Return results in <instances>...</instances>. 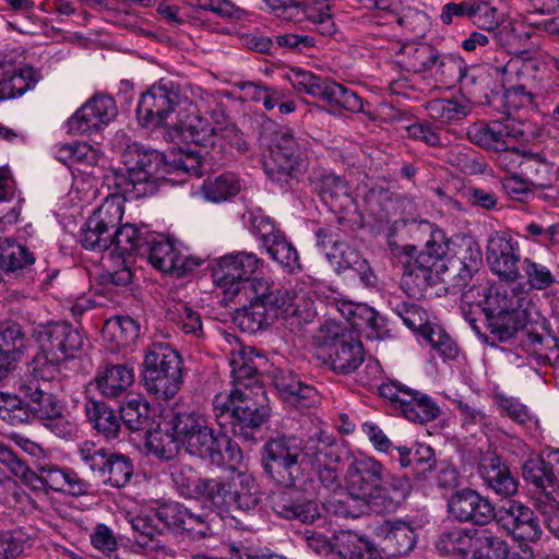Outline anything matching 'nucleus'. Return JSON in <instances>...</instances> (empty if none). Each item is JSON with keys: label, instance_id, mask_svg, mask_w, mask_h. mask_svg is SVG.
<instances>
[{"label": "nucleus", "instance_id": "obj_1", "mask_svg": "<svg viewBox=\"0 0 559 559\" xmlns=\"http://www.w3.org/2000/svg\"><path fill=\"white\" fill-rule=\"evenodd\" d=\"M180 103V90L169 80L162 79L141 95L136 108V118L140 124L147 129H163V135L175 138L215 136L230 140L238 136V129L234 124L222 127L219 123L210 127L207 120L197 112H189L170 126L166 122Z\"/></svg>", "mask_w": 559, "mask_h": 559}, {"label": "nucleus", "instance_id": "obj_2", "mask_svg": "<svg viewBox=\"0 0 559 559\" xmlns=\"http://www.w3.org/2000/svg\"><path fill=\"white\" fill-rule=\"evenodd\" d=\"M531 306L525 284L502 280L490 285L485 292L483 311L493 338L507 342L514 337L527 324Z\"/></svg>", "mask_w": 559, "mask_h": 559}, {"label": "nucleus", "instance_id": "obj_3", "mask_svg": "<svg viewBox=\"0 0 559 559\" xmlns=\"http://www.w3.org/2000/svg\"><path fill=\"white\" fill-rule=\"evenodd\" d=\"M265 392H247L233 388L229 392L217 393L212 402L215 421L225 432H231L245 441H255L257 433L269 417L263 405Z\"/></svg>", "mask_w": 559, "mask_h": 559}, {"label": "nucleus", "instance_id": "obj_4", "mask_svg": "<svg viewBox=\"0 0 559 559\" xmlns=\"http://www.w3.org/2000/svg\"><path fill=\"white\" fill-rule=\"evenodd\" d=\"M403 252L406 260L403 262L401 287L408 296L423 295L440 281L442 273L448 272L450 242L441 229L431 230L429 240L420 251L414 246H405Z\"/></svg>", "mask_w": 559, "mask_h": 559}, {"label": "nucleus", "instance_id": "obj_5", "mask_svg": "<svg viewBox=\"0 0 559 559\" xmlns=\"http://www.w3.org/2000/svg\"><path fill=\"white\" fill-rule=\"evenodd\" d=\"M38 352L33 359L34 372L43 379H53L62 362L74 359L83 349L81 332L71 323L51 321L33 331Z\"/></svg>", "mask_w": 559, "mask_h": 559}, {"label": "nucleus", "instance_id": "obj_6", "mask_svg": "<svg viewBox=\"0 0 559 559\" xmlns=\"http://www.w3.org/2000/svg\"><path fill=\"white\" fill-rule=\"evenodd\" d=\"M264 471L278 484H298L306 479L301 442L295 436L270 438L263 445Z\"/></svg>", "mask_w": 559, "mask_h": 559}, {"label": "nucleus", "instance_id": "obj_7", "mask_svg": "<svg viewBox=\"0 0 559 559\" xmlns=\"http://www.w3.org/2000/svg\"><path fill=\"white\" fill-rule=\"evenodd\" d=\"M181 447L193 456L206 460L214 465L224 464L219 453V433L209 427L207 421L195 413L176 414L170 420Z\"/></svg>", "mask_w": 559, "mask_h": 559}, {"label": "nucleus", "instance_id": "obj_8", "mask_svg": "<svg viewBox=\"0 0 559 559\" xmlns=\"http://www.w3.org/2000/svg\"><path fill=\"white\" fill-rule=\"evenodd\" d=\"M202 146L200 142H185L183 146L173 148L167 153H160L156 150L151 151L140 157L138 165L145 174L151 168L156 170L162 167L166 175H176L178 178H167L174 183H183L188 176L200 177L202 175Z\"/></svg>", "mask_w": 559, "mask_h": 559}, {"label": "nucleus", "instance_id": "obj_9", "mask_svg": "<svg viewBox=\"0 0 559 559\" xmlns=\"http://www.w3.org/2000/svg\"><path fill=\"white\" fill-rule=\"evenodd\" d=\"M78 454L91 473L111 487H124L133 475V463L129 456L110 452L93 441L80 443Z\"/></svg>", "mask_w": 559, "mask_h": 559}, {"label": "nucleus", "instance_id": "obj_10", "mask_svg": "<svg viewBox=\"0 0 559 559\" xmlns=\"http://www.w3.org/2000/svg\"><path fill=\"white\" fill-rule=\"evenodd\" d=\"M118 117V107L114 97L95 94L88 98L66 121L67 133L71 136L99 134Z\"/></svg>", "mask_w": 559, "mask_h": 559}, {"label": "nucleus", "instance_id": "obj_11", "mask_svg": "<svg viewBox=\"0 0 559 559\" xmlns=\"http://www.w3.org/2000/svg\"><path fill=\"white\" fill-rule=\"evenodd\" d=\"M379 394L389 400L392 407L412 423H428L439 414V406L426 394L407 388L397 381H388L379 385Z\"/></svg>", "mask_w": 559, "mask_h": 559}, {"label": "nucleus", "instance_id": "obj_12", "mask_svg": "<svg viewBox=\"0 0 559 559\" xmlns=\"http://www.w3.org/2000/svg\"><path fill=\"white\" fill-rule=\"evenodd\" d=\"M225 338L230 345L228 359L234 388H241L247 392H252L253 389L257 392L264 391L258 379L259 369L266 362L264 355L252 346L241 344L234 335L228 334Z\"/></svg>", "mask_w": 559, "mask_h": 559}, {"label": "nucleus", "instance_id": "obj_13", "mask_svg": "<svg viewBox=\"0 0 559 559\" xmlns=\"http://www.w3.org/2000/svg\"><path fill=\"white\" fill-rule=\"evenodd\" d=\"M285 487L270 496V506L273 512L287 521H297L302 524H313L321 518L316 500L309 498L298 484H283Z\"/></svg>", "mask_w": 559, "mask_h": 559}, {"label": "nucleus", "instance_id": "obj_14", "mask_svg": "<svg viewBox=\"0 0 559 559\" xmlns=\"http://www.w3.org/2000/svg\"><path fill=\"white\" fill-rule=\"evenodd\" d=\"M260 265L261 260L254 253L236 251L217 259L213 275L219 287L238 295Z\"/></svg>", "mask_w": 559, "mask_h": 559}, {"label": "nucleus", "instance_id": "obj_15", "mask_svg": "<svg viewBox=\"0 0 559 559\" xmlns=\"http://www.w3.org/2000/svg\"><path fill=\"white\" fill-rule=\"evenodd\" d=\"M384 465L372 456H355L345 473V488L355 501L364 502L386 474Z\"/></svg>", "mask_w": 559, "mask_h": 559}, {"label": "nucleus", "instance_id": "obj_16", "mask_svg": "<svg viewBox=\"0 0 559 559\" xmlns=\"http://www.w3.org/2000/svg\"><path fill=\"white\" fill-rule=\"evenodd\" d=\"M486 259L491 271L506 281H516L521 277L519 263L520 248L511 235L506 231H495L487 241Z\"/></svg>", "mask_w": 559, "mask_h": 559}, {"label": "nucleus", "instance_id": "obj_17", "mask_svg": "<svg viewBox=\"0 0 559 559\" xmlns=\"http://www.w3.org/2000/svg\"><path fill=\"white\" fill-rule=\"evenodd\" d=\"M144 255L158 271L182 277L201 264V260L182 255L170 241L153 234L147 238Z\"/></svg>", "mask_w": 559, "mask_h": 559}, {"label": "nucleus", "instance_id": "obj_18", "mask_svg": "<svg viewBox=\"0 0 559 559\" xmlns=\"http://www.w3.org/2000/svg\"><path fill=\"white\" fill-rule=\"evenodd\" d=\"M497 523L514 538L534 542L539 538L542 528L534 511L516 500L506 501L496 511Z\"/></svg>", "mask_w": 559, "mask_h": 559}, {"label": "nucleus", "instance_id": "obj_19", "mask_svg": "<svg viewBox=\"0 0 559 559\" xmlns=\"http://www.w3.org/2000/svg\"><path fill=\"white\" fill-rule=\"evenodd\" d=\"M449 513L460 523L487 525L496 516V510L489 499L476 490L465 488L457 490L448 501Z\"/></svg>", "mask_w": 559, "mask_h": 559}, {"label": "nucleus", "instance_id": "obj_20", "mask_svg": "<svg viewBox=\"0 0 559 559\" xmlns=\"http://www.w3.org/2000/svg\"><path fill=\"white\" fill-rule=\"evenodd\" d=\"M411 491L408 478L386 473L364 503L378 514L393 513L403 506Z\"/></svg>", "mask_w": 559, "mask_h": 559}, {"label": "nucleus", "instance_id": "obj_21", "mask_svg": "<svg viewBox=\"0 0 559 559\" xmlns=\"http://www.w3.org/2000/svg\"><path fill=\"white\" fill-rule=\"evenodd\" d=\"M450 253L447 257L448 271L457 277L459 285H466L483 263L478 243L467 236L449 239Z\"/></svg>", "mask_w": 559, "mask_h": 559}, {"label": "nucleus", "instance_id": "obj_22", "mask_svg": "<svg viewBox=\"0 0 559 559\" xmlns=\"http://www.w3.org/2000/svg\"><path fill=\"white\" fill-rule=\"evenodd\" d=\"M523 477L526 481L540 489L537 498V507L539 500L549 491L557 492L559 488V449L550 450L546 457L536 456L528 459L523 465Z\"/></svg>", "mask_w": 559, "mask_h": 559}, {"label": "nucleus", "instance_id": "obj_23", "mask_svg": "<svg viewBox=\"0 0 559 559\" xmlns=\"http://www.w3.org/2000/svg\"><path fill=\"white\" fill-rule=\"evenodd\" d=\"M265 173L275 180L294 177L304 166L302 154L296 142H272L263 155Z\"/></svg>", "mask_w": 559, "mask_h": 559}, {"label": "nucleus", "instance_id": "obj_24", "mask_svg": "<svg viewBox=\"0 0 559 559\" xmlns=\"http://www.w3.org/2000/svg\"><path fill=\"white\" fill-rule=\"evenodd\" d=\"M26 348L22 325L14 321L0 322V383L16 368Z\"/></svg>", "mask_w": 559, "mask_h": 559}, {"label": "nucleus", "instance_id": "obj_25", "mask_svg": "<svg viewBox=\"0 0 559 559\" xmlns=\"http://www.w3.org/2000/svg\"><path fill=\"white\" fill-rule=\"evenodd\" d=\"M478 473L488 488L501 497H511L518 492L519 483L510 471L495 453H486L478 464Z\"/></svg>", "mask_w": 559, "mask_h": 559}, {"label": "nucleus", "instance_id": "obj_26", "mask_svg": "<svg viewBox=\"0 0 559 559\" xmlns=\"http://www.w3.org/2000/svg\"><path fill=\"white\" fill-rule=\"evenodd\" d=\"M478 535L474 528L454 527L438 535L435 548L448 559H475Z\"/></svg>", "mask_w": 559, "mask_h": 559}, {"label": "nucleus", "instance_id": "obj_27", "mask_svg": "<svg viewBox=\"0 0 559 559\" xmlns=\"http://www.w3.org/2000/svg\"><path fill=\"white\" fill-rule=\"evenodd\" d=\"M133 382L132 368L124 364H106L97 369L90 385H94L106 399H118L131 388Z\"/></svg>", "mask_w": 559, "mask_h": 559}, {"label": "nucleus", "instance_id": "obj_28", "mask_svg": "<svg viewBox=\"0 0 559 559\" xmlns=\"http://www.w3.org/2000/svg\"><path fill=\"white\" fill-rule=\"evenodd\" d=\"M39 80L38 71L29 66L16 68L2 59L0 63V100L22 96Z\"/></svg>", "mask_w": 559, "mask_h": 559}, {"label": "nucleus", "instance_id": "obj_29", "mask_svg": "<svg viewBox=\"0 0 559 559\" xmlns=\"http://www.w3.org/2000/svg\"><path fill=\"white\" fill-rule=\"evenodd\" d=\"M383 549L392 557L404 556L416 545V534L412 525L405 521H384L376 530Z\"/></svg>", "mask_w": 559, "mask_h": 559}, {"label": "nucleus", "instance_id": "obj_30", "mask_svg": "<svg viewBox=\"0 0 559 559\" xmlns=\"http://www.w3.org/2000/svg\"><path fill=\"white\" fill-rule=\"evenodd\" d=\"M326 258L334 265L337 273L353 270L357 273L364 286H377L378 277L371 270L368 261L361 258L359 252L346 242L341 240L333 250L326 251Z\"/></svg>", "mask_w": 559, "mask_h": 559}, {"label": "nucleus", "instance_id": "obj_31", "mask_svg": "<svg viewBox=\"0 0 559 559\" xmlns=\"http://www.w3.org/2000/svg\"><path fill=\"white\" fill-rule=\"evenodd\" d=\"M365 360L362 343L352 336L347 341L336 343L323 353V362L334 372L348 374L354 372Z\"/></svg>", "mask_w": 559, "mask_h": 559}, {"label": "nucleus", "instance_id": "obj_32", "mask_svg": "<svg viewBox=\"0 0 559 559\" xmlns=\"http://www.w3.org/2000/svg\"><path fill=\"white\" fill-rule=\"evenodd\" d=\"M301 461L306 467V474L308 468L321 464H336L340 461L335 438L322 430L310 436L301 444Z\"/></svg>", "mask_w": 559, "mask_h": 559}, {"label": "nucleus", "instance_id": "obj_33", "mask_svg": "<svg viewBox=\"0 0 559 559\" xmlns=\"http://www.w3.org/2000/svg\"><path fill=\"white\" fill-rule=\"evenodd\" d=\"M504 80L513 85L528 91L535 95L540 94L545 86L543 84V73L532 61L521 59H511L504 66L498 68Z\"/></svg>", "mask_w": 559, "mask_h": 559}, {"label": "nucleus", "instance_id": "obj_34", "mask_svg": "<svg viewBox=\"0 0 559 559\" xmlns=\"http://www.w3.org/2000/svg\"><path fill=\"white\" fill-rule=\"evenodd\" d=\"M521 330V345L538 365H559L558 337L526 329V325Z\"/></svg>", "mask_w": 559, "mask_h": 559}, {"label": "nucleus", "instance_id": "obj_35", "mask_svg": "<svg viewBox=\"0 0 559 559\" xmlns=\"http://www.w3.org/2000/svg\"><path fill=\"white\" fill-rule=\"evenodd\" d=\"M230 476V500L229 509L239 511H252L260 503L258 484L254 477L246 472L237 471L234 467Z\"/></svg>", "mask_w": 559, "mask_h": 559}, {"label": "nucleus", "instance_id": "obj_36", "mask_svg": "<svg viewBox=\"0 0 559 559\" xmlns=\"http://www.w3.org/2000/svg\"><path fill=\"white\" fill-rule=\"evenodd\" d=\"M19 392L28 400L26 409L28 411L29 421L33 418L43 421L51 414H56L62 406L55 394L47 392L35 381L21 384Z\"/></svg>", "mask_w": 559, "mask_h": 559}, {"label": "nucleus", "instance_id": "obj_37", "mask_svg": "<svg viewBox=\"0 0 559 559\" xmlns=\"http://www.w3.org/2000/svg\"><path fill=\"white\" fill-rule=\"evenodd\" d=\"M182 367L160 371V373L142 372V381L145 390L158 401L173 399L183 383Z\"/></svg>", "mask_w": 559, "mask_h": 559}, {"label": "nucleus", "instance_id": "obj_38", "mask_svg": "<svg viewBox=\"0 0 559 559\" xmlns=\"http://www.w3.org/2000/svg\"><path fill=\"white\" fill-rule=\"evenodd\" d=\"M84 411L88 421L105 438L116 439L118 437L121 427L120 416H117L104 401L87 399Z\"/></svg>", "mask_w": 559, "mask_h": 559}, {"label": "nucleus", "instance_id": "obj_39", "mask_svg": "<svg viewBox=\"0 0 559 559\" xmlns=\"http://www.w3.org/2000/svg\"><path fill=\"white\" fill-rule=\"evenodd\" d=\"M400 53L402 67L406 71L414 73L431 70L439 60L438 50L426 43L406 44L401 48Z\"/></svg>", "mask_w": 559, "mask_h": 559}, {"label": "nucleus", "instance_id": "obj_40", "mask_svg": "<svg viewBox=\"0 0 559 559\" xmlns=\"http://www.w3.org/2000/svg\"><path fill=\"white\" fill-rule=\"evenodd\" d=\"M467 136L468 140H504V138L524 136V132L513 119L508 117L503 120L473 123L467 130Z\"/></svg>", "mask_w": 559, "mask_h": 559}, {"label": "nucleus", "instance_id": "obj_41", "mask_svg": "<svg viewBox=\"0 0 559 559\" xmlns=\"http://www.w3.org/2000/svg\"><path fill=\"white\" fill-rule=\"evenodd\" d=\"M334 555L341 559H364L376 551L371 540L365 535H358L354 531H341L333 536Z\"/></svg>", "mask_w": 559, "mask_h": 559}, {"label": "nucleus", "instance_id": "obj_42", "mask_svg": "<svg viewBox=\"0 0 559 559\" xmlns=\"http://www.w3.org/2000/svg\"><path fill=\"white\" fill-rule=\"evenodd\" d=\"M212 508L229 510L230 500V476L204 477L200 483L198 493L194 498Z\"/></svg>", "mask_w": 559, "mask_h": 559}, {"label": "nucleus", "instance_id": "obj_43", "mask_svg": "<svg viewBox=\"0 0 559 559\" xmlns=\"http://www.w3.org/2000/svg\"><path fill=\"white\" fill-rule=\"evenodd\" d=\"M182 367V358L169 344L153 343L147 347L143 360L142 372L160 373L166 369Z\"/></svg>", "mask_w": 559, "mask_h": 559}, {"label": "nucleus", "instance_id": "obj_44", "mask_svg": "<svg viewBox=\"0 0 559 559\" xmlns=\"http://www.w3.org/2000/svg\"><path fill=\"white\" fill-rule=\"evenodd\" d=\"M350 307L354 313V328L367 329V336L369 338L385 340L391 337V331L388 328L386 319L377 310L366 304H359Z\"/></svg>", "mask_w": 559, "mask_h": 559}, {"label": "nucleus", "instance_id": "obj_45", "mask_svg": "<svg viewBox=\"0 0 559 559\" xmlns=\"http://www.w3.org/2000/svg\"><path fill=\"white\" fill-rule=\"evenodd\" d=\"M124 213V199L118 194L107 197L88 217L92 226L114 233L121 224Z\"/></svg>", "mask_w": 559, "mask_h": 559}, {"label": "nucleus", "instance_id": "obj_46", "mask_svg": "<svg viewBox=\"0 0 559 559\" xmlns=\"http://www.w3.org/2000/svg\"><path fill=\"white\" fill-rule=\"evenodd\" d=\"M152 235L148 231H141L133 224H124L112 233V246L121 255L144 257L147 238Z\"/></svg>", "mask_w": 559, "mask_h": 559}, {"label": "nucleus", "instance_id": "obj_47", "mask_svg": "<svg viewBox=\"0 0 559 559\" xmlns=\"http://www.w3.org/2000/svg\"><path fill=\"white\" fill-rule=\"evenodd\" d=\"M167 314L178 329L185 334L191 335L194 338H200L203 335V324L201 314L193 310L185 301H171L167 306Z\"/></svg>", "mask_w": 559, "mask_h": 559}, {"label": "nucleus", "instance_id": "obj_48", "mask_svg": "<svg viewBox=\"0 0 559 559\" xmlns=\"http://www.w3.org/2000/svg\"><path fill=\"white\" fill-rule=\"evenodd\" d=\"M34 262L33 253L25 246L9 238H0V269L13 273Z\"/></svg>", "mask_w": 559, "mask_h": 559}, {"label": "nucleus", "instance_id": "obj_49", "mask_svg": "<svg viewBox=\"0 0 559 559\" xmlns=\"http://www.w3.org/2000/svg\"><path fill=\"white\" fill-rule=\"evenodd\" d=\"M288 293L289 290L282 289L278 286L273 289L263 302L261 316L251 317L248 320L251 323L249 329L252 331L263 329L271 325L280 316H284L288 302Z\"/></svg>", "mask_w": 559, "mask_h": 559}, {"label": "nucleus", "instance_id": "obj_50", "mask_svg": "<svg viewBox=\"0 0 559 559\" xmlns=\"http://www.w3.org/2000/svg\"><path fill=\"white\" fill-rule=\"evenodd\" d=\"M319 98L331 106L353 112L362 108L361 98L354 91L329 79H325Z\"/></svg>", "mask_w": 559, "mask_h": 559}, {"label": "nucleus", "instance_id": "obj_51", "mask_svg": "<svg viewBox=\"0 0 559 559\" xmlns=\"http://www.w3.org/2000/svg\"><path fill=\"white\" fill-rule=\"evenodd\" d=\"M276 287L277 285L274 282L265 277H253L250 282L243 284L242 292L250 305L246 309L242 320L248 321L251 317L261 316L263 302Z\"/></svg>", "mask_w": 559, "mask_h": 559}, {"label": "nucleus", "instance_id": "obj_52", "mask_svg": "<svg viewBox=\"0 0 559 559\" xmlns=\"http://www.w3.org/2000/svg\"><path fill=\"white\" fill-rule=\"evenodd\" d=\"M169 425L171 426L170 423ZM145 447L156 457L169 461L179 452L181 442H179L177 433L171 428L168 430L159 429L148 432Z\"/></svg>", "mask_w": 559, "mask_h": 559}, {"label": "nucleus", "instance_id": "obj_53", "mask_svg": "<svg viewBox=\"0 0 559 559\" xmlns=\"http://www.w3.org/2000/svg\"><path fill=\"white\" fill-rule=\"evenodd\" d=\"M263 246L272 259L285 270L293 272L300 267L299 255L296 248L285 238L282 231L269 238Z\"/></svg>", "mask_w": 559, "mask_h": 559}, {"label": "nucleus", "instance_id": "obj_54", "mask_svg": "<svg viewBox=\"0 0 559 559\" xmlns=\"http://www.w3.org/2000/svg\"><path fill=\"white\" fill-rule=\"evenodd\" d=\"M106 331L117 347L122 348L135 343L140 335V325L129 316H117L106 322Z\"/></svg>", "mask_w": 559, "mask_h": 559}, {"label": "nucleus", "instance_id": "obj_55", "mask_svg": "<svg viewBox=\"0 0 559 559\" xmlns=\"http://www.w3.org/2000/svg\"><path fill=\"white\" fill-rule=\"evenodd\" d=\"M131 527L134 532L136 544L142 547H158V537L164 533L155 514L138 515L131 519Z\"/></svg>", "mask_w": 559, "mask_h": 559}, {"label": "nucleus", "instance_id": "obj_56", "mask_svg": "<svg viewBox=\"0 0 559 559\" xmlns=\"http://www.w3.org/2000/svg\"><path fill=\"white\" fill-rule=\"evenodd\" d=\"M240 185L233 174H224L214 179H206L202 186L203 195L211 202H223L235 197Z\"/></svg>", "mask_w": 559, "mask_h": 559}, {"label": "nucleus", "instance_id": "obj_57", "mask_svg": "<svg viewBox=\"0 0 559 559\" xmlns=\"http://www.w3.org/2000/svg\"><path fill=\"white\" fill-rule=\"evenodd\" d=\"M435 70V79L447 87L454 86L461 82L465 75L467 68L464 60L460 57L447 55L440 56Z\"/></svg>", "mask_w": 559, "mask_h": 559}, {"label": "nucleus", "instance_id": "obj_58", "mask_svg": "<svg viewBox=\"0 0 559 559\" xmlns=\"http://www.w3.org/2000/svg\"><path fill=\"white\" fill-rule=\"evenodd\" d=\"M287 301L284 316L296 318L299 323L310 322L316 317L317 311L310 292L289 290Z\"/></svg>", "mask_w": 559, "mask_h": 559}, {"label": "nucleus", "instance_id": "obj_59", "mask_svg": "<svg viewBox=\"0 0 559 559\" xmlns=\"http://www.w3.org/2000/svg\"><path fill=\"white\" fill-rule=\"evenodd\" d=\"M170 478L181 496L195 498L202 477H199L193 467L186 464H173L170 466Z\"/></svg>", "mask_w": 559, "mask_h": 559}, {"label": "nucleus", "instance_id": "obj_60", "mask_svg": "<svg viewBox=\"0 0 559 559\" xmlns=\"http://www.w3.org/2000/svg\"><path fill=\"white\" fill-rule=\"evenodd\" d=\"M0 418L12 426L28 424L26 402L16 394L0 391Z\"/></svg>", "mask_w": 559, "mask_h": 559}, {"label": "nucleus", "instance_id": "obj_61", "mask_svg": "<svg viewBox=\"0 0 559 559\" xmlns=\"http://www.w3.org/2000/svg\"><path fill=\"white\" fill-rule=\"evenodd\" d=\"M522 269L526 277V284L532 289L545 290L556 282V275L544 263L531 258L522 261Z\"/></svg>", "mask_w": 559, "mask_h": 559}, {"label": "nucleus", "instance_id": "obj_62", "mask_svg": "<svg viewBox=\"0 0 559 559\" xmlns=\"http://www.w3.org/2000/svg\"><path fill=\"white\" fill-rule=\"evenodd\" d=\"M394 311L408 329L418 331L421 336L425 334L427 326L433 325L428 321L427 311L414 301L397 302L394 306Z\"/></svg>", "mask_w": 559, "mask_h": 559}, {"label": "nucleus", "instance_id": "obj_63", "mask_svg": "<svg viewBox=\"0 0 559 559\" xmlns=\"http://www.w3.org/2000/svg\"><path fill=\"white\" fill-rule=\"evenodd\" d=\"M150 419V406L146 402L132 399L120 407V421L130 430L144 428Z\"/></svg>", "mask_w": 559, "mask_h": 559}, {"label": "nucleus", "instance_id": "obj_64", "mask_svg": "<svg viewBox=\"0 0 559 559\" xmlns=\"http://www.w3.org/2000/svg\"><path fill=\"white\" fill-rule=\"evenodd\" d=\"M423 337L443 359H454L459 347L452 337L439 325L427 326Z\"/></svg>", "mask_w": 559, "mask_h": 559}]
</instances>
